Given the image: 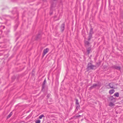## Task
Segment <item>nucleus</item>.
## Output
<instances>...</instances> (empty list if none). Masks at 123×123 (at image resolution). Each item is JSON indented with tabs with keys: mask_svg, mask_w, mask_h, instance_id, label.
Instances as JSON below:
<instances>
[{
	"mask_svg": "<svg viewBox=\"0 0 123 123\" xmlns=\"http://www.w3.org/2000/svg\"><path fill=\"white\" fill-rule=\"evenodd\" d=\"M87 68L88 69H95L96 67L95 66L93 65L91 63H89L88 64Z\"/></svg>",
	"mask_w": 123,
	"mask_h": 123,
	"instance_id": "f257e3e1",
	"label": "nucleus"
},
{
	"mask_svg": "<svg viewBox=\"0 0 123 123\" xmlns=\"http://www.w3.org/2000/svg\"><path fill=\"white\" fill-rule=\"evenodd\" d=\"M114 83H111L109 84V85H108V86L109 87H108L109 88H115L114 87Z\"/></svg>",
	"mask_w": 123,
	"mask_h": 123,
	"instance_id": "f03ea898",
	"label": "nucleus"
},
{
	"mask_svg": "<svg viewBox=\"0 0 123 123\" xmlns=\"http://www.w3.org/2000/svg\"><path fill=\"white\" fill-rule=\"evenodd\" d=\"M49 49L47 48L45 49H44L43 51V54L44 55H45L48 51Z\"/></svg>",
	"mask_w": 123,
	"mask_h": 123,
	"instance_id": "7ed1b4c3",
	"label": "nucleus"
},
{
	"mask_svg": "<svg viewBox=\"0 0 123 123\" xmlns=\"http://www.w3.org/2000/svg\"><path fill=\"white\" fill-rule=\"evenodd\" d=\"M93 32L92 31V28H91V29L90 30V35L89 36V37L88 38V40H89L90 39H91V35L93 33Z\"/></svg>",
	"mask_w": 123,
	"mask_h": 123,
	"instance_id": "20e7f679",
	"label": "nucleus"
},
{
	"mask_svg": "<svg viewBox=\"0 0 123 123\" xmlns=\"http://www.w3.org/2000/svg\"><path fill=\"white\" fill-rule=\"evenodd\" d=\"M113 68H114L118 70H119L120 69V68L119 66H117L115 65L113 66Z\"/></svg>",
	"mask_w": 123,
	"mask_h": 123,
	"instance_id": "39448f33",
	"label": "nucleus"
},
{
	"mask_svg": "<svg viewBox=\"0 0 123 123\" xmlns=\"http://www.w3.org/2000/svg\"><path fill=\"white\" fill-rule=\"evenodd\" d=\"M76 104L77 105V108H79V103L78 102V99H76Z\"/></svg>",
	"mask_w": 123,
	"mask_h": 123,
	"instance_id": "423d86ee",
	"label": "nucleus"
},
{
	"mask_svg": "<svg viewBox=\"0 0 123 123\" xmlns=\"http://www.w3.org/2000/svg\"><path fill=\"white\" fill-rule=\"evenodd\" d=\"M115 91V90L114 89H111L109 91V93L111 94H112Z\"/></svg>",
	"mask_w": 123,
	"mask_h": 123,
	"instance_id": "0eeeda50",
	"label": "nucleus"
},
{
	"mask_svg": "<svg viewBox=\"0 0 123 123\" xmlns=\"http://www.w3.org/2000/svg\"><path fill=\"white\" fill-rule=\"evenodd\" d=\"M98 86V85H97V84H93V85L90 88H91V89L94 87H96V86Z\"/></svg>",
	"mask_w": 123,
	"mask_h": 123,
	"instance_id": "6e6552de",
	"label": "nucleus"
},
{
	"mask_svg": "<svg viewBox=\"0 0 123 123\" xmlns=\"http://www.w3.org/2000/svg\"><path fill=\"white\" fill-rule=\"evenodd\" d=\"M64 24H63L61 25V29L62 31H63L64 30Z\"/></svg>",
	"mask_w": 123,
	"mask_h": 123,
	"instance_id": "1a4fd4ad",
	"label": "nucleus"
},
{
	"mask_svg": "<svg viewBox=\"0 0 123 123\" xmlns=\"http://www.w3.org/2000/svg\"><path fill=\"white\" fill-rule=\"evenodd\" d=\"M119 94L118 92H116L115 93L114 95L115 96H116L117 97H118L119 96Z\"/></svg>",
	"mask_w": 123,
	"mask_h": 123,
	"instance_id": "9d476101",
	"label": "nucleus"
},
{
	"mask_svg": "<svg viewBox=\"0 0 123 123\" xmlns=\"http://www.w3.org/2000/svg\"><path fill=\"white\" fill-rule=\"evenodd\" d=\"M114 105V104L112 102L110 103L109 104V106H112Z\"/></svg>",
	"mask_w": 123,
	"mask_h": 123,
	"instance_id": "9b49d317",
	"label": "nucleus"
},
{
	"mask_svg": "<svg viewBox=\"0 0 123 123\" xmlns=\"http://www.w3.org/2000/svg\"><path fill=\"white\" fill-rule=\"evenodd\" d=\"M46 83V79H45L44 80V82H43V86H42L43 88L44 87V85Z\"/></svg>",
	"mask_w": 123,
	"mask_h": 123,
	"instance_id": "f8f14e48",
	"label": "nucleus"
},
{
	"mask_svg": "<svg viewBox=\"0 0 123 123\" xmlns=\"http://www.w3.org/2000/svg\"><path fill=\"white\" fill-rule=\"evenodd\" d=\"M12 112H11L10 113V114L7 116V118H9V117H11V116H12Z\"/></svg>",
	"mask_w": 123,
	"mask_h": 123,
	"instance_id": "ddd939ff",
	"label": "nucleus"
},
{
	"mask_svg": "<svg viewBox=\"0 0 123 123\" xmlns=\"http://www.w3.org/2000/svg\"><path fill=\"white\" fill-rule=\"evenodd\" d=\"M44 117V116L43 115H41L39 117V118L40 119H42L43 117Z\"/></svg>",
	"mask_w": 123,
	"mask_h": 123,
	"instance_id": "4468645a",
	"label": "nucleus"
},
{
	"mask_svg": "<svg viewBox=\"0 0 123 123\" xmlns=\"http://www.w3.org/2000/svg\"><path fill=\"white\" fill-rule=\"evenodd\" d=\"M91 50V49L90 48H89L87 50V51L88 53V54H89Z\"/></svg>",
	"mask_w": 123,
	"mask_h": 123,
	"instance_id": "2eb2a0df",
	"label": "nucleus"
},
{
	"mask_svg": "<svg viewBox=\"0 0 123 123\" xmlns=\"http://www.w3.org/2000/svg\"><path fill=\"white\" fill-rule=\"evenodd\" d=\"M41 121L40 120H37L36 122V123H40Z\"/></svg>",
	"mask_w": 123,
	"mask_h": 123,
	"instance_id": "dca6fc26",
	"label": "nucleus"
},
{
	"mask_svg": "<svg viewBox=\"0 0 123 123\" xmlns=\"http://www.w3.org/2000/svg\"><path fill=\"white\" fill-rule=\"evenodd\" d=\"M85 44L86 45H88L89 44V42L87 41H86L85 42Z\"/></svg>",
	"mask_w": 123,
	"mask_h": 123,
	"instance_id": "f3484780",
	"label": "nucleus"
},
{
	"mask_svg": "<svg viewBox=\"0 0 123 123\" xmlns=\"http://www.w3.org/2000/svg\"><path fill=\"white\" fill-rule=\"evenodd\" d=\"M3 27V28L4 29L5 28V26H0V27Z\"/></svg>",
	"mask_w": 123,
	"mask_h": 123,
	"instance_id": "a211bd4d",
	"label": "nucleus"
},
{
	"mask_svg": "<svg viewBox=\"0 0 123 123\" xmlns=\"http://www.w3.org/2000/svg\"><path fill=\"white\" fill-rule=\"evenodd\" d=\"M2 33V31L1 30H0V34H1Z\"/></svg>",
	"mask_w": 123,
	"mask_h": 123,
	"instance_id": "6ab92c4d",
	"label": "nucleus"
},
{
	"mask_svg": "<svg viewBox=\"0 0 123 123\" xmlns=\"http://www.w3.org/2000/svg\"><path fill=\"white\" fill-rule=\"evenodd\" d=\"M80 115H79L78 116H77L76 117H80Z\"/></svg>",
	"mask_w": 123,
	"mask_h": 123,
	"instance_id": "aec40b11",
	"label": "nucleus"
},
{
	"mask_svg": "<svg viewBox=\"0 0 123 123\" xmlns=\"http://www.w3.org/2000/svg\"><path fill=\"white\" fill-rule=\"evenodd\" d=\"M111 98H113V97H111Z\"/></svg>",
	"mask_w": 123,
	"mask_h": 123,
	"instance_id": "412c9836",
	"label": "nucleus"
},
{
	"mask_svg": "<svg viewBox=\"0 0 123 123\" xmlns=\"http://www.w3.org/2000/svg\"><path fill=\"white\" fill-rule=\"evenodd\" d=\"M49 96V95H48V97Z\"/></svg>",
	"mask_w": 123,
	"mask_h": 123,
	"instance_id": "4be33fe9",
	"label": "nucleus"
},
{
	"mask_svg": "<svg viewBox=\"0 0 123 123\" xmlns=\"http://www.w3.org/2000/svg\"><path fill=\"white\" fill-rule=\"evenodd\" d=\"M49 96V95H48V97Z\"/></svg>",
	"mask_w": 123,
	"mask_h": 123,
	"instance_id": "5701e85b",
	"label": "nucleus"
}]
</instances>
